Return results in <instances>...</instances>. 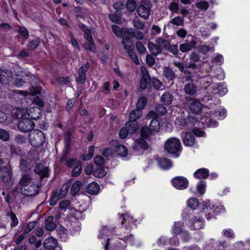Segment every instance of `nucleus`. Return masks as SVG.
<instances>
[{
    "label": "nucleus",
    "instance_id": "393cba45",
    "mask_svg": "<svg viewBox=\"0 0 250 250\" xmlns=\"http://www.w3.org/2000/svg\"><path fill=\"white\" fill-rule=\"evenodd\" d=\"M159 167L163 169H167L172 166V162L167 158H161L158 160Z\"/></svg>",
    "mask_w": 250,
    "mask_h": 250
},
{
    "label": "nucleus",
    "instance_id": "4468645a",
    "mask_svg": "<svg viewBox=\"0 0 250 250\" xmlns=\"http://www.w3.org/2000/svg\"><path fill=\"white\" fill-rule=\"evenodd\" d=\"M57 245V240L52 237L46 238L44 241V247L49 250H61Z\"/></svg>",
    "mask_w": 250,
    "mask_h": 250
},
{
    "label": "nucleus",
    "instance_id": "c03bdc74",
    "mask_svg": "<svg viewBox=\"0 0 250 250\" xmlns=\"http://www.w3.org/2000/svg\"><path fill=\"white\" fill-rule=\"evenodd\" d=\"M82 168L81 163L80 162H77L73 169L72 175L73 177L79 176L81 172Z\"/></svg>",
    "mask_w": 250,
    "mask_h": 250
},
{
    "label": "nucleus",
    "instance_id": "13d9d810",
    "mask_svg": "<svg viewBox=\"0 0 250 250\" xmlns=\"http://www.w3.org/2000/svg\"><path fill=\"white\" fill-rule=\"evenodd\" d=\"M69 189V186L67 184L63 185L59 192L58 194L60 196L61 198H62L65 196Z\"/></svg>",
    "mask_w": 250,
    "mask_h": 250
},
{
    "label": "nucleus",
    "instance_id": "7ed1b4c3",
    "mask_svg": "<svg viewBox=\"0 0 250 250\" xmlns=\"http://www.w3.org/2000/svg\"><path fill=\"white\" fill-rule=\"evenodd\" d=\"M165 149L169 153L175 154L181 150V144L180 140L175 137H171L166 140Z\"/></svg>",
    "mask_w": 250,
    "mask_h": 250
},
{
    "label": "nucleus",
    "instance_id": "49530a36",
    "mask_svg": "<svg viewBox=\"0 0 250 250\" xmlns=\"http://www.w3.org/2000/svg\"><path fill=\"white\" fill-rule=\"evenodd\" d=\"M112 31L119 38L123 37L124 35V30L125 29L120 28L118 26L113 25L112 26Z\"/></svg>",
    "mask_w": 250,
    "mask_h": 250
},
{
    "label": "nucleus",
    "instance_id": "7c9ffc66",
    "mask_svg": "<svg viewBox=\"0 0 250 250\" xmlns=\"http://www.w3.org/2000/svg\"><path fill=\"white\" fill-rule=\"evenodd\" d=\"M142 116L141 110L136 108V109L132 110L129 114V120L132 121H136Z\"/></svg>",
    "mask_w": 250,
    "mask_h": 250
},
{
    "label": "nucleus",
    "instance_id": "8fccbe9b",
    "mask_svg": "<svg viewBox=\"0 0 250 250\" xmlns=\"http://www.w3.org/2000/svg\"><path fill=\"white\" fill-rule=\"evenodd\" d=\"M20 167L22 170L27 171L31 168V166L26 160L21 159L20 163Z\"/></svg>",
    "mask_w": 250,
    "mask_h": 250
},
{
    "label": "nucleus",
    "instance_id": "09e8293b",
    "mask_svg": "<svg viewBox=\"0 0 250 250\" xmlns=\"http://www.w3.org/2000/svg\"><path fill=\"white\" fill-rule=\"evenodd\" d=\"M10 137L9 132L2 128H0V139L3 141H7Z\"/></svg>",
    "mask_w": 250,
    "mask_h": 250
},
{
    "label": "nucleus",
    "instance_id": "b1692460",
    "mask_svg": "<svg viewBox=\"0 0 250 250\" xmlns=\"http://www.w3.org/2000/svg\"><path fill=\"white\" fill-rule=\"evenodd\" d=\"M100 189L99 185L96 182H92L86 188V191L90 194H97Z\"/></svg>",
    "mask_w": 250,
    "mask_h": 250
},
{
    "label": "nucleus",
    "instance_id": "58836bf2",
    "mask_svg": "<svg viewBox=\"0 0 250 250\" xmlns=\"http://www.w3.org/2000/svg\"><path fill=\"white\" fill-rule=\"evenodd\" d=\"M112 232V230L107 228L106 226L103 227L100 231L99 238H106L107 236H109Z\"/></svg>",
    "mask_w": 250,
    "mask_h": 250
},
{
    "label": "nucleus",
    "instance_id": "20e7f679",
    "mask_svg": "<svg viewBox=\"0 0 250 250\" xmlns=\"http://www.w3.org/2000/svg\"><path fill=\"white\" fill-rule=\"evenodd\" d=\"M152 3L149 0H142L139 2L137 12L138 15L144 19H147L150 14Z\"/></svg>",
    "mask_w": 250,
    "mask_h": 250
},
{
    "label": "nucleus",
    "instance_id": "cd10ccee",
    "mask_svg": "<svg viewBox=\"0 0 250 250\" xmlns=\"http://www.w3.org/2000/svg\"><path fill=\"white\" fill-rule=\"evenodd\" d=\"M156 43L160 47L161 50L162 49L166 50L168 49L169 45L170 44V42L168 40H165L161 37L158 38L156 40Z\"/></svg>",
    "mask_w": 250,
    "mask_h": 250
},
{
    "label": "nucleus",
    "instance_id": "dca6fc26",
    "mask_svg": "<svg viewBox=\"0 0 250 250\" xmlns=\"http://www.w3.org/2000/svg\"><path fill=\"white\" fill-rule=\"evenodd\" d=\"M196 42L193 38L191 41L188 42H184L180 45L179 49L183 53H186L189 51L193 48L196 45Z\"/></svg>",
    "mask_w": 250,
    "mask_h": 250
},
{
    "label": "nucleus",
    "instance_id": "a211bd4d",
    "mask_svg": "<svg viewBox=\"0 0 250 250\" xmlns=\"http://www.w3.org/2000/svg\"><path fill=\"white\" fill-rule=\"evenodd\" d=\"M212 77H207L203 78L201 80L200 84L203 89L208 90L207 93L209 91V89L211 90V86L215 83H213Z\"/></svg>",
    "mask_w": 250,
    "mask_h": 250
},
{
    "label": "nucleus",
    "instance_id": "0eeeda50",
    "mask_svg": "<svg viewBox=\"0 0 250 250\" xmlns=\"http://www.w3.org/2000/svg\"><path fill=\"white\" fill-rule=\"evenodd\" d=\"M203 206L204 207V208H202V210L201 211V213L205 212V209H207V210L209 209L210 211H211V212H209L208 213V215L206 216V218L208 220L210 218V217H209V214L212 212H214V213H216L217 214L219 212H223L225 210V208L221 206H217L216 207L213 206L212 207H211L210 202L208 200H206L203 202Z\"/></svg>",
    "mask_w": 250,
    "mask_h": 250
},
{
    "label": "nucleus",
    "instance_id": "6e6552de",
    "mask_svg": "<svg viewBox=\"0 0 250 250\" xmlns=\"http://www.w3.org/2000/svg\"><path fill=\"white\" fill-rule=\"evenodd\" d=\"M84 37L86 42L83 43L84 48L91 52H94L95 50V44L91 35V31L88 29L84 30Z\"/></svg>",
    "mask_w": 250,
    "mask_h": 250
},
{
    "label": "nucleus",
    "instance_id": "9b49d317",
    "mask_svg": "<svg viewBox=\"0 0 250 250\" xmlns=\"http://www.w3.org/2000/svg\"><path fill=\"white\" fill-rule=\"evenodd\" d=\"M141 70L142 77L140 79V87L142 89H145L150 83V78L146 69L144 66L141 67Z\"/></svg>",
    "mask_w": 250,
    "mask_h": 250
},
{
    "label": "nucleus",
    "instance_id": "ddd939ff",
    "mask_svg": "<svg viewBox=\"0 0 250 250\" xmlns=\"http://www.w3.org/2000/svg\"><path fill=\"white\" fill-rule=\"evenodd\" d=\"M203 220L201 217H195L188 222V226L192 229H199L203 228Z\"/></svg>",
    "mask_w": 250,
    "mask_h": 250
},
{
    "label": "nucleus",
    "instance_id": "c9c22d12",
    "mask_svg": "<svg viewBox=\"0 0 250 250\" xmlns=\"http://www.w3.org/2000/svg\"><path fill=\"white\" fill-rule=\"evenodd\" d=\"M70 136L71 133L69 132H68L66 136H65V141H66V145L65 146V151L64 152V154L63 156H62L61 158V162H62L65 159L66 155H67V151L69 148V144L70 142Z\"/></svg>",
    "mask_w": 250,
    "mask_h": 250
},
{
    "label": "nucleus",
    "instance_id": "f03ea898",
    "mask_svg": "<svg viewBox=\"0 0 250 250\" xmlns=\"http://www.w3.org/2000/svg\"><path fill=\"white\" fill-rule=\"evenodd\" d=\"M28 140L32 146L39 147L44 143L45 138L44 133L42 131L34 130L29 134Z\"/></svg>",
    "mask_w": 250,
    "mask_h": 250
},
{
    "label": "nucleus",
    "instance_id": "aec40b11",
    "mask_svg": "<svg viewBox=\"0 0 250 250\" xmlns=\"http://www.w3.org/2000/svg\"><path fill=\"white\" fill-rule=\"evenodd\" d=\"M27 113V109L25 108L16 107L12 109V116L15 118H21L25 116Z\"/></svg>",
    "mask_w": 250,
    "mask_h": 250
},
{
    "label": "nucleus",
    "instance_id": "de8ad7c7",
    "mask_svg": "<svg viewBox=\"0 0 250 250\" xmlns=\"http://www.w3.org/2000/svg\"><path fill=\"white\" fill-rule=\"evenodd\" d=\"M147 99L146 97H142L140 98L137 103L136 108L140 110H142L145 107Z\"/></svg>",
    "mask_w": 250,
    "mask_h": 250
},
{
    "label": "nucleus",
    "instance_id": "2f4dec72",
    "mask_svg": "<svg viewBox=\"0 0 250 250\" xmlns=\"http://www.w3.org/2000/svg\"><path fill=\"white\" fill-rule=\"evenodd\" d=\"M163 74L168 81H172L175 77L174 71L171 68L167 67L164 68Z\"/></svg>",
    "mask_w": 250,
    "mask_h": 250
},
{
    "label": "nucleus",
    "instance_id": "69168bd1",
    "mask_svg": "<svg viewBox=\"0 0 250 250\" xmlns=\"http://www.w3.org/2000/svg\"><path fill=\"white\" fill-rule=\"evenodd\" d=\"M95 164L98 166H101L104 163V160L103 157L100 155H97L94 158Z\"/></svg>",
    "mask_w": 250,
    "mask_h": 250
},
{
    "label": "nucleus",
    "instance_id": "864d4df0",
    "mask_svg": "<svg viewBox=\"0 0 250 250\" xmlns=\"http://www.w3.org/2000/svg\"><path fill=\"white\" fill-rule=\"evenodd\" d=\"M134 29L132 28L130 29H125L124 30V38L129 39L133 38Z\"/></svg>",
    "mask_w": 250,
    "mask_h": 250
},
{
    "label": "nucleus",
    "instance_id": "680f3d73",
    "mask_svg": "<svg viewBox=\"0 0 250 250\" xmlns=\"http://www.w3.org/2000/svg\"><path fill=\"white\" fill-rule=\"evenodd\" d=\"M196 6L197 8L206 10L208 8V3L206 1H201L196 3Z\"/></svg>",
    "mask_w": 250,
    "mask_h": 250
},
{
    "label": "nucleus",
    "instance_id": "e2e57ef3",
    "mask_svg": "<svg viewBox=\"0 0 250 250\" xmlns=\"http://www.w3.org/2000/svg\"><path fill=\"white\" fill-rule=\"evenodd\" d=\"M60 196L57 192H55L53 194L51 199L50 201V205L51 206H54L56 204L58 200L60 199Z\"/></svg>",
    "mask_w": 250,
    "mask_h": 250
},
{
    "label": "nucleus",
    "instance_id": "37998d69",
    "mask_svg": "<svg viewBox=\"0 0 250 250\" xmlns=\"http://www.w3.org/2000/svg\"><path fill=\"white\" fill-rule=\"evenodd\" d=\"M183 223L180 221L175 222L172 229V232L176 234H180L182 231Z\"/></svg>",
    "mask_w": 250,
    "mask_h": 250
},
{
    "label": "nucleus",
    "instance_id": "e433bc0d",
    "mask_svg": "<svg viewBox=\"0 0 250 250\" xmlns=\"http://www.w3.org/2000/svg\"><path fill=\"white\" fill-rule=\"evenodd\" d=\"M10 177V173L9 169L3 167L0 168V178L4 181H7Z\"/></svg>",
    "mask_w": 250,
    "mask_h": 250
},
{
    "label": "nucleus",
    "instance_id": "052dcab7",
    "mask_svg": "<svg viewBox=\"0 0 250 250\" xmlns=\"http://www.w3.org/2000/svg\"><path fill=\"white\" fill-rule=\"evenodd\" d=\"M223 233L225 236L229 238L233 239L235 237L233 230L230 229H224Z\"/></svg>",
    "mask_w": 250,
    "mask_h": 250
},
{
    "label": "nucleus",
    "instance_id": "f257e3e1",
    "mask_svg": "<svg viewBox=\"0 0 250 250\" xmlns=\"http://www.w3.org/2000/svg\"><path fill=\"white\" fill-rule=\"evenodd\" d=\"M40 91V89L39 87H32L29 91L17 90L14 91L17 94H19L28 98H32L31 99H33L32 104L37 106L30 108L28 110H27L26 113H27L29 117L35 120L39 119L41 116V110L40 107H42L44 105L42 100L37 96H35V94H38Z\"/></svg>",
    "mask_w": 250,
    "mask_h": 250
},
{
    "label": "nucleus",
    "instance_id": "f8f14e48",
    "mask_svg": "<svg viewBox=\"0 0 250 250\" xmlns=\"http://www.w3.org/2000/svg\"><path fill=\"white\" fill-rule=\"evenodd\" d=\"M89 67L88 63L82 65L79 70L78 74L79 76L76 79L77 83L79 84H83L86 81L85 73L87 71Z\"/></svg>",
    "mask_w": 250,
    "mask_h": 250
},
{
    "label": "nucleus",
    "instance_id": "4be33fe9",
    "mask_svg": "<svg viewBox=\"0 0 250 250\" xmlns=\"http://www.w3.org/2000/svg\"><path fill=\"white\" fill-rule=\"evenodd\" d=\"M148 48L151 53L154 56H157L162 52L160 47L156 43H154L152 42H149L148 43Z\"/></svg>",
    "mask_w": 250,
    "mask_h": 250
},
{
    "label": "nucleus",
    "instance_id": "3c124183",
    "mask_svg": "<svg viewBox=\"0 0 250 250\" xmlns=\"http://www.w3.org/2000/svg\"><path fill=\"white\" fill-rule=\"evenodd\" d=\"M106 174V171L102 168H97L94 170V175L97 177H103Z\"/></svg>",
    "mask_w": 250,
    "mask_h": 250
},
{
    "label": "nucleus",
    "instance_id": "f3484780",
    "mask_svg": "<svg viewBox=\"0 0 250 250\" xmlns=\"http://www.w3.org/2000/svg\"><path fill=\"white\" fill-rule=\"evenodd\" d=\"M35 172L39 174L41 178L48 176V168L43 164H40L36 166L35 168Z\"/></svg>",
    "mask_w": 250,
    "mask_h": 250
},
{
    "label": "nucleus",
    "instance_id": "4c0bfd02",
    "mask_svg": "<svg viewBox=\"0 0 250 250\" xmlns=\"http://www.w3.org/2000/svg\"><path fill=\"white\" fill-rule=\"evenodd\" d=\"M115 151L118 155L122 157H125L128 153V150L123 145H118L115 147Z\"/></svg>",
    "mask_w": 250,
    "mask_h": 250
},
{
    "label": "nucleus",
    "instance_id": "a18cd8bd",
    "mask_svg": "<svg viewBox=\"0 0 250 250\" xmlns=\"http://www.w3.org/2000/svg\"><path fill=\"white\" fill-rule=\"evenodd\" d=\"M126 6L128 10L130 12L133 11L137 9V3L135 0H128L126 2Z\"/></svg>",
    "mask_w": 250,
    "mask_h": 250
},
{
    "label": "nucleus",
    "instance_id": "bb28decb",
    "mask_svg": "<svg viewBox=\"0 0 250 250\" xmlns=\"http://www.w3.org/2000/svg\"><path fill=\"white\" fill-rule=\"evenodd\" d=\"M54 217L52 216L47 217L44 222L45 228L48 230H52L56 227V224L53 222Z\"/></svg>",
    "mask_w": 250,
    "mask_h": 250
},
{
    "label": "nucleus",
    "instance_id": "5701e85b",
    "mask_svg": "<svg viewBox=\"0 0 250 250\" xmlns=\"http://www.w3.org/2000/svg\"><path fill=\"white\" fill-rule=\"evenodd\" d=\"M161 100L165 105H168L172 104L173 96L170 93L166 92L161 96Z\"/></svg>",
    "mask_w": 250,
    "mask_h": 250
},
{
    "label": "nucleus",
    "instance_id": "9d476101",
    "mask_svg": "<svg viewBox=\"0 0 250 250\" xmlns=\"http://www.w3.org/2000/svg\"><path fill=\"white\" fill-rule=\"evenodd\" d=\"M172 183L176 188L183 190L188 187V179L184 177L177 176L172 180Z\"/></svg>",
    "mask_w": 250,
    "mask_h": 250
},
{
    "label": "nucleus",
    "instance_id": "1a4fd4ad",
    "mask_svg": "<svg viewBox=\"0 0 250 250\" xmlns=\"http://www.w3.org/2000/svg\"><path fill=\"white\" fill-rule=\"evenodd\" d=\"M228 92L226 86L220 83H215L211 86V90L209 89L208 94H217L223 96Z\"/></svg>",
    "mask_w": 250,
    "mask_h": 250
},
{
    "label": "nucleus",
    "instance_id": "72a5a7b5",
    "mask_svg": "<svg viewBox=\"0 0 250 250\" xmlns=\"http://www.w3.org/2000/svg\"><path fill=\"white\" fill-rule=\"evenodd\" d=\"M20 185L21 186V187H23L25 185H28L31 184H34V183L32 181V178L31 176L29 174L23 175L20 180Z\"/></svg>",
    "mask_w": 250,
    "mask_h": 250
},
{
    "label": "nucleus",
    "instance_id": "6ab92c4d",
    "mask_svg": "<svg viewBox=\"0 0 250 250\" xmlns=\"http://www.w3.org/2000/svg\"><path fill=\"white\" fill-rule=\"evenodd\" d=\"M146 139L143 138L137 139L133 146V148L136 151H139L140 149H146L148 147V145L145 140Z\"/></svg>",
    "mask_w": 250,
    "mask_h": 250
},
{
    "label": "nucleus",
    "instance_id": "2eb2a0df",
    "mask_svg": "<svg viewBox=\"0 0 250 250\" xmlns=\"http://www.w3.org/2000/svg\"><path fill=\"white\" fill-rule=\"evenodd\" d=\"M202 108V104L196 99H191L190 100L189 109L190 111L194 113H199Z\"/></svg>",
    "mask_w": 250,
    "mask_h": 250
},
{
    "label": "nucleus",
    "instance_id": "473e14b6",
    "mask_svg": "<svg viewBox=\"0 0 250 250\" xmlns=\"http://www.w3.org/2000/svg\"><path fill=\"white\" fill-rule=\"evenodd\" d=\"M148 128L151 132H158L160 128V123L158 120L155 118L153 119L150 123Z\"/></svg>",
    "mask_w": 250,
    "mask_h": 250
},
{
    "label": "nucleus",
    "instance_id": "338daca9",
    "mask_svg": "<svg viewBox=\"0 0 250 250\" xmlns=\"http://www.w3.org/2000/svg\"><path fill=\"white\" fill-rule=\"evenodd\" d=\"M184 20L180 17L174 18L171 21V22L177 26L182 25L183 24Z\"/></svg>",
    "mask_w": 250,
    "mask_h": 250
},
{
    "label": "nucleus",
    "instance_id": "bf43d9fd",
    "mask_svg": "<svg viewBox=\"0 0 250 250\" xmlns=\"http://www.w3.org/2000/svg\"><path fill=\"white\" fill-rule=\"evenodd\" d=\"M152 82L154 87L156 89L158 90L163 89L164 85L162 83L160 80H159L157 79H153Z\"/></svg>",
    "mask_w": 250,
    "mask_h": 250
},
{
    "label": "nucleus",
    "instance_id": "c85d7f7f",
    "mask_svg": "<svg viewBox=\"0 0 250 250\" xmlns=\"http://www.w3.org/2000/svg\"><path fill=\"white\" fill-rule=\"evenodd\" d=\"M11 75V72L2 71L0 69V83H6L11 80V76H7Z\"/></svg>",
    "mask_w": 250,
    "mask_h": 250
},
{
    "label": "nucleus",
    "instance_id": "6e6d98bb",
    "mask_svg": "<svg viewBox=\"0 0 250 250\" xmlns=\"http://www.w3.org/2000/svg\"><path fill=\"white\" fill-rule=\"evenodd\" d=\"M199 51L203 53V54H206L208 52H209L210 50H212V51H214V47H209L207 45H200L198 47Z\"/></svg>",
    "mask_w": 250,
    "mask_h": 250
},
{
    "label": "nucleus",
    "instance_id": "774afa93",
    "mask_svg": "<svg viewBox=\"0 0 250 250\" xmlns=\"http://www.w3.org/2000/svg\"><path fill=\"white\" fill-rule=\"evenodd\" d=\"M40 41L38 39H35L29 43L28 47L29 49L34 50L36 49L39 45Z\"/></svg>",
    "mask_w": 250,
    "mask_h": 250
},
{
    "label": "nucleus",
    "instance_id": "f704fd0d",
    "mask_svg": "<svg viewBox=\"0 0 250 250\" xmlns=\"http://www.w3.org/2000/svg\"><path fill=\"white\" fill-rule=\"evenodd\" d=\"M185 92L188 95H193L196 92V88L192 83H187L184 87Z\"/></svg>",
    "mask_w": 250,
    "mask_h": 250
},
{
    "label": "nucleus",
    "instance_id": "a19ab883",
    "mask_svg": "<svg viewBox=\"0 0 250 250\" xmlns=\"http://www.w3.org/2000/svg\"><path fill=\"white\" fill-rule=\"evenodd\" d=\"M82 183L80 181H76L73 184L71 192L72 195H75L77 194L80 190Z\"/></svg>",
    "mask_w": 250,
    "mask_h": 250
},
{
    "label": "nucleus",
    "instance_id": "4d7b16f0",
    "mask_svg": "<svg viewBox=\"0 0 250 250\" xmlns=\"http://www.w3.org/2000/svg\"><path fill=\"white\" fill-rule=\"evenodd\" d=\"M37 222L35 221H32L29 222L26 227L25 229L24 232L25 234L29 233L32 231L36 226Z\"/></svg>",
    "mask_w": 250,
    "mask_h": 250
},
{
    "label": "nucleus",
    "instance_id": "39448f33",
    "mask_svg": "<svg viewBox=\"0 0 250 250\" xmlns=\"http://www.w3.org/2000/svg\"><path fill=\"white\" fill-rule=\"evenodd\" d=\"M35 127V123L32 120L25 118L19 121L18 125V129L21 132L30 131Z\"/></svg>",
    "mask_w": 250,
    "mask_h": 250
},
{
    "label": "nucleus",
    "instance_id": "423d86ee",
    "mask_svg": "<svg viewBox=\"0 0 250 250\" xmlns=\"http://www.w3.org/2000/svg\"><path fill=\"white\" fill-rule=\"evenodd\" d=\"M39 187L38 185L31 184L28 185H25L21 188V192L25 196H32L38 193Z\"/></svg>",
    "mask_w": 250,
    "mask_h": 250
},
{
    "label": "nucleus",
    "instance_id": "a878e982",
    "mask_svg": "<svg viewBox=\"0 0 250 250\" xmlns=\"http://www.w3.org/2000/svg\"><path fill=\"white\" fill-rule=\"evenodd\" d=\"M208 176V170L206 168H200L194 173V176L198 179H206Z\"/></svg>",
    "mask_w": 250,
    "mask_h": 250
},
{
    "label": "nucleus",
    "instance_id": "5fc2aeb1",
    "mask_svg": "<svg viewBox=\"0 0 250 250\" xmlns=\"http://www.w3.org/2000/svg\"><path fill=\"white\" fill-rule=\"evenodd\" d=\"M18 31L24 39L28 38V31L25 27L19 26L18 28Z\"/></svg>",
    "mask_w": 250,
    "mask_h": 250
},
{
    "label": "nucleus",
    "instance_id": "603ef678",
    "mask_svg": "<svg viewBox=\"0 0 250 250\" xmlns=\"http://www.w3.org/2000/svg\"><path fill=\"white\" fill-rule=\"evenodd\" d=\"M198 192L201 195L203 194L206 191V184L205 182L200 181L197 185Z\"/></svg>",
    "mask_w": 250,
    "mask_h": 250
},
{
    "label": "nucleus",
    "instance_id": "0e129e2a",
    "mask_svg": "<svg viewBox=\"0 0 250 250\" xmlns=\"http://www.w3.org/2000/svg\"><path fill=\"white\" fill-rule=\"evenodd\" d=\"M156 111L158 115H164L167 113V110L166 108L163 105H159L156 108Z\"/></svg>",
    "mask_w": 250,
    "mask_h": 250
},
{
    "label": "nucleus",
    "instance_id": "412c9836",
    "mask_svg": "<svg viewBox=\"0 0 250 250\" xmlns=\"http://www.w3.org/2000/svg\"><path fill=\"white\" fill-rule=\"evenodd\" d=\"M184 144L188 146H192L195 144V138L191 133H186L183 139Z\"/></svg>",
    "mask_w": 250,
    "mask_h": 250
},
{
    "label": "nucleus",
    "instance_id": "ea45409f",
    "mask_svg": "<svg viewBox=\"0 0 250 250\" xmlns=\"http://www.w3.org/2000/svg\"><path fill=\"white\" fill-rule=\"evenodd\" d=\"M122 44L127 52L131 51L133 49V42L129 39L124 38L122 41Z\"/></svg>",
    "mask_w": 250,
    "mask_h": 250
},
{
    "label": "nucleus",
    "instance_id": "79ce46f5",
    "mask_svg": "<svg viewBox=\"0 0 250 250\" xmlns=\"http://www.w3.org/2000/svg\"><path fill=\"white\" fill-rule=\"evenodd\" d=\"M187 205L191 209H196L198 207L199 203L197 199L191 198L188 200Z\"/></svg>",
    "mask_w": 250,
    "mask_h": 250
},
{
    "label": "nucleus",
    "instance_id": "c756f323",
    "mask_svg": "<svg viewBox=\"0 0 250 250\" xmlns=\"http://www.w3.org/2000/svg\"><path fill=\"white\" fill-rule=\"evenodd\" d=\"M126 127L128 129V131L130 134L136 132L138 129V123L136 121H129L126 124Z\"/></svg>",
    "mask_w": 250,
    "mask_h": 250
}]
</instances>
